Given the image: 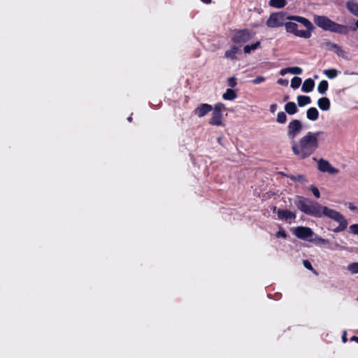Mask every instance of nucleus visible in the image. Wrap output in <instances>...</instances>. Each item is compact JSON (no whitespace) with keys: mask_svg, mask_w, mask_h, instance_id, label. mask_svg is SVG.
<instances>
[{"mask_svg":"<svg viewBox=\"0 0 358 358\" xmlns=\"http://www.w3.org/2000/svg\"><path fill=\"white\" fill-rule=\"evenodd\" d=\"M283 176L290 178L293 181H298L301 182H305L307 181V179L304 175H285L283 174Z\"/></svg>","mask_w":358,"mask_h":358,"instance_id":"24","label":"nucleus"},{"mask_svg":"<svg viewBox=\"0 0 358 358\" xmlns=\"http://www.w3.org/2000/svg\"><path fill=\"white\" fill-rule=\"evenodd\" d=\"M350 341H355L358 343V337L356 336H353L351 338H350Z\"/></svg>","mask_w":358,"mask_h":358,"instance_id":"42","label":"nucleus"},{"mask_svg":"<svg viewBox=\"0 0 358 358\" xmlns=\"http://www.w3.org/2000/svg\"><path fill=\"white\" fill-rule=\"evenodd\" d=\"M287 121V115L285 112H279L277 115V122L280 124H284Z\"/></svg>","mask_w":358,"mask_h":358,"instance_id":"27","label":"nucleus"},{"mask_svg":"<svg viewBox=\"0 0 358 358\" xmlns=\"http://www.w3.org/2000/svg\"><path fill=\"white\" fill-rule=\"evenodd\" d=\"M314 86V80L311 78H308L303 82L301 90L304 92H310L313 91Z\"/></svg>","mask_w":358,"mask_h":358,"instance_id":"16","label":"nucleus"},{"mask_svg":"<svg viewBox=\"0 0 358 358\" xmlns=\"http://www.w3.org/2000/svg\"><path fill=\"white\" fill-rule=\"evenodd\" d=\"M322 132L308 131L299 141H292V150L299 159H304L313 155L319 147L318 136Z\"/></svg>","mask_w":358,"mask_h":358,"instance_id":"3","label":"nucleus"},{"mask_svg":"<svg viewBox=\"0 0 358 358\" xmlns=\"http://www.w3.org/2000/svg\"><path fill=\"white\" fill-rule=\"evenodd\" d=\"M348 208L351 210H355L357 209V206H355L352 203H349L348 204Z\"/></svg>","mask_w":358,"mask_h":358,"instance_id":"40","label":"nucleus"},{"mask_svg":"<svg viewBox=\"0 0 358 358\" xmlns=\"http://www.w3.org/2000/svg\"><path fill=\"white\" fill-rule=\"evenodd\" d=\"M315 241H317L318 243L324 244V245L329 243V241L327 239H324L321 237H317Z\"/></svg>","mask_w":358,"mask_h":358,"instance_id":"36","label":"nucleus"},{"mask_svg":"<svg viewBox=\"0 0 358 358\" xmlns=\"http://www.w3.org/2000/svg\"><path fill=\"white\" fill-rule=\"evenodd\" d=\"M253 37V33L248 29H235L231 41L237 45H242Z\"/></svg>","mask_w":358,"mask_h":358,"instance_id":"6","label":"nucleus"},{"mask_svg":"<svg viewBox=\"0 0 358 358\" xmlns=\"http://www.w3.org/2000/svg\"><path fill=\"white\" fill-rule=\"evenodd\" d=\"M227 84L231 87H234L237 85V80L235 77H230L227 80Z\"/></svg>","mask_w":358,"mask_h":358,"instance_id":"31","label":"nucleus"},{"mask_svg":"<svg viewBox=\"0 0 358 358\" xmlns=\"http://www.w3.org/2000/svg\"><path fill=\"white\" fill-rule=\"evenodd\" d=\"M285 110L289 115H294L298 112V108L294 102L289 101L285 104Z\"/></svg>","mask_w":358,"mask_h":358,"instance_id":"17","label":"nucleus"},{"mask_svg":"<svg viewBox=\"0 0 358 358\" xmlns=\"http://www.w3.org/2000/svg\"><path fill=\"white\" fill-rule=\"evenodd\" d=\"M127 120H128L129 122H132L133 118H132L131 115H130V116L127 118Z\"/></svg>","mask_w":358,"mask_h":358,"instance_id":"45","label":"nucleus"},{"mask_svg":"<svg viewBox=\"0 0 358 358\" xmlns=\"http://www.w3.org/2000/svg\"><path fill=\"white\" fill-rule=\"evenodd\" d=\"M293 234L301 240L309 241L314 235L313 231L308 227H297L294 229Z\"/></svg>","mask_w":358,"mask_h":358,"instance_id":"8","label":"nucleus"},{"mask_svg":"<svg viewBox=\"0 0 358 358\" xmlns=\"http://www.w3.org/2000/svg\"><path fill=\"white\" fill-rule=\"evenodd\" d=\"M324 73L329 78L334 79L338 76V71L335 69H330L324 71Z\"/></svg>","mask_w":358,"mask_h":358,"instance_id":"25","label":"nucleus"},{"mask_svg":"<svg viewBox=\"0 0 358 358\" xmlns=\"http://www.w3.org/2000/svg\"><path fill=\"white\" fill-rule=\"evenodd\" d=\"M294 204L299 210L306 215L315 217L327 216L338 222L339 225L332 229L334 233L343 231L348 227V223L347 220L338 211L329 208L327 206H322L319 203L301 196H297V199L295 201Z\"/></svg>","mask_w":358,"mask_h":358,"instance_id":"2","label":"nucleus"},{"mask_svg":"<svg viewBox=\"0 0 358 358\" xmlns=\"http://www.w3.org/2000/svg\"><path fill=\"white\" fill-rule=\"evenodd\" d=\"M236 97L237 94L234 90L231 88L227 89L226 92L222 94V98L224 100L231 101L235 99Z\"/></svg>","mask_w":358,"mask_h":358,"instance_id":"21","label":"nucleus"},{"mask_svg":"<svg viewBox=\"0 0 358 358\" xmlns=\"http://www.w3.org/2000/svg\"><path fill=\"white\" fill-rule=\"evenodd\" d=\"M327 50L334 52L338 57H345V51L336 43L327 41L323 43Z\"/></svg>","mask_w":358,"mask_h":358,"instance_id":"12","label":"nucleus"},{"mask_svg":"<svg viewBox=\"0 0 358 358\" xmlns=\"http://www.w3.org/2000/svg\"><path fill=\"white\" fill-rule=\"evenodd\" d=\"M226 110L225 105L221 102L215 104L213 108L212 116L209 120V124L213 126H222V113Z\"/></svg>","mask_w":358,"mask_h":358,"instance_id":"5","label":"nucleus"},{"mask_svg":"<svg viewBox=\"0 0 358 358\" xmlns=\"http://www.w3.org/2000/svg\"><path fill=\"white\" fill-rule=\"evenodd\" d=\"M266 80L265 77L264 76H257L255 79L251 80V83L254 85H258L260 84Z\"/></svg>","mask_w":358,"mask_h":358,"instance_id":"29","label":"nucleus"},{"mask_svg":"<svg viewBox=\"0 0 358 358\" xmlns=\"http://www.w3.org/2000/svg\"><path fill=\"white\" fill-rule=\"evenodd\" d=\"M289 73V67L285 68L280 70V74L281 76H285V74Z\"/></svg>","mask_w":358,"mask_h":358,"instance_id":"38","label":"nucleus"},{"mask_svg":"<svg viewBox=\"0 0 358 358\" xmlns=\"http://www.w3.org/2000/svg\"><path fill=\"white\" fill-rule=\"evenodd\" d=\"M310 190L311 192H313V195L316 197V198H320V191L319 189L315 187V186H312L310 187Z\"/></svg>","mask_w":358,"mask_h":358,"instance_id":"32","label":"nucleus"},{"mask_svg":"<svg viewBox=\"0 0 358 358\" xmlns=\"http://www.w3.org/2000/svg\"><path fill=\"white\" fill-rule=\"evenodd\" d=\"M261 47V42L259 41L252 43V45H246L243 48L244 53L250 54L252 51H254Z\"/></svg>","mask_w":358,"mask_h":358,"instance_id":"20","label":"nucleus"},{"mask_svg":"<svg viewBox=\"0 0 358 358\" xmlns=\"http://www.w3.org/2000/svg\"><path fill=\"white\" fill-rule=\"evenodd\" d=\"M303 263L305 268H306L308 270H313L311 263L308 260H304Z\"/></svg>","mask_w":358,"mask_h":358,"instance_id":"35","label":"nucleus"},{"mask_svg":"<svg viewBox=\"0 0 358 358\" xmlns=\"http://www.w3.org/2000/svg\"><path fill=\"white\" fill-rule=\"evenodd\" d=\"M287 4L286 0H270L269 5L273 8H282Z\"/></svg>","mask_w":358,"mask_h":358,"instance_id":"22","label":"nucleus"},{"mask_svg":"<svg viewBox=\"0 0 358 358\" xmlns=\"http://www.w3.org/2000/svg\"><path fill=\"white\" fill-rule=\"evenodd\" d=\"M297 102L299 107H303L306 105L310 103L311 99L308 96L299 95L297 96Z\"/></svg>","mask_w":358,"mask_h":358,"instance_id":"19","label":"nucleus"},{"mask_svg":"<svg viewBox=\"0 0 358 358\" xmlns=\"http://www.w3.org/2000/svg\"><path fill=\"white\" fill-rule=\"evenodd\" d=\"M278 83L282 85H288V80H285L282 78H280L278 80Z\"/></svg>","mask_w":358,"mask_h":358,"instance_id":"37","label":"nucleus"},{"mask_svg":"<svg viewBox=\"0 0 358 358\" xmlns=\"http://www.w3.org/2000/svg\"><path fill=\"white\" fill-rule=\"evenodd\" d=\"M355 25H356L357 28L358 29V20L356 21Z\"/></svg>","mask_w":358,"mask_h":358,"instance_id":"46","label":"nucleus"},{"mask_svg":"<svg viewBox=\"0 0 358 358\" xmlns=\"http://www.w3.org/2000/svg\"><path fill=\"white\" fill-rule=\"evenodd\" d=\"M289 96H288V95H286V96H285L283 97V101H287V100L289 99Z\"/></svg>","mask_w":358,"mask_h":358,"instance_id":"44","label":"nucleus"},{"mask_svg":"<svg viewBox=\"0 0 358 358\" xmlns=\"http://www.w3.org/2000/svg\"><path fill=\"white\" fill-rule=\"evenodd\" d=\"M306 117L311 121L317 120L319 117V112L317 109L315 107L308 108L306 111Z\"/></svg>","mask_w":358,"mask_h":358,"instance_id":"15","label":"nucleus"},{"mask_svg":"<svg viewBox=\"0 0 358 358\" xmlns=\"http://www.w3.org/2000/svg\"><path fill=\"white\" fill-rule=\"evenodd\" d=\"M342 341L343 343H346L347 342V337H346V333L344 332L343 336H342Z\"/></svg>","mask_w":358,"mask_h":358,"instance_id":"41","label":"nucleus"},{"mask_svg":"<svg viewBox=\"0 0 358 358\" xmlns=\"http://www.w3.org/2000/svg\"><path fill=\"white\" fill-rule=\"evenodd\" d=\"M212 110L213 106L211 105L208 103H201L194 110L193 113L195 115L201 117L212 111Z\"/></svg>","mask_w":358,"mask_h":358,"instance_id":"11","label":"nucleus"},{"mask_svg":"<svg viewBox=\"0 0 358 358\" xmlns=\"http://www.w3.org/2000/svg\"><path fill=\"white\" fill-rule=\"evenodd\" d=\"M278 105L276 103H273L270 106V111L271 113H275L277 110Z\"/></svg>","mask_w":358,"mask_h":358,"instance_id":"39","label":"nucleus"},{"mask_svg":"<svg viewBox=\"0 0 358 358\" xmlns=\"http://www.w3.org/2000/svg\"><path fill=\"white\" fill-rule=\"evenodd\" d=\"M350 231L354 234L358 235V224H354L350 227Z\"/></svg>","mask_w":358,"mask_h":358,"instance_id":"34","label":"nucleus"},{"mask_svg":"<svg viewBox=\"0 0 358 358\" xmlns=\"http://www.w3.org/2000/svg\"><path fill=\"white\" fill-rule=\"evenodd\" d=\"M303 129L302 123L299 120H292L287 127V136L289 139L294 141L296 136Z\"/></svg>","mask_w":358,"mask_h":358,"instance_id":"7","label":"nucleus"},{"mask_svg":"<svg viewBox=\"0 0 358 358\" xmlns=\"http://www.w3.org/2000/svg\"><path fill=\"white\" fill-rule=\"evenodd\" d=\"M346 8L354 15L358 17V3L356 0H349L346 2Z\"/></svg>","mask_w":358,"mask_h":358,"instance_id":"13","label":"nucleus"},{"mask_svg":"<svg viewBox=\"0 0 358 358\" xmlns=\"http://www.w3.org/2000/svg\"><path fill=\"white\" fill-rule=\"evenodd\" d=\"M315 24L325 31H329L340 34H347L348 28L346 25L338 24L324 15H315Z\"/></svg>","mask_w":358,"mask_h":358,"instance_id":"4","label":"nucleus"},{"mask_svg":"<svg viewBox=\"0 0 358 358\" xmlns=\"http://www.w3.org/2000/svg\"><path fill=\"white\" fill-rule=\"evenodd\" d=\"M301 78L299 77H294L291 80V87L297 89L301 84Z\"/></svg>","mask_w":358,"mask_h":358,"instance_id":"26","label":"nucleus"},{"mask_svg":"<svg viewBox=\"0 0 358 358\" xmlns=\"http://www.w3.org/2000/svg\"><path fill=\"white\" fill-rule=\"evenodd\" d=\"M273 211L276 212L278 218L282 221L288 222L289 220H294L296 217V213L289 210L280 209L276 206L273 208Z\"/></svg>","mask_w":358,"mask_h":358,"instance_id":"9","label":"nucleus"},{"mask_svg":"<svg viewBox=\"0 0 358 358\" xmlns=\"http://www.w3.org/2000/svg\"><path fill=\"white\" fill-rule=\"evenodd\" d=\"M201 1L205 3H210L211 2V0H201Z\"/></svg>","mask_w":358,"mask_h":358,"instance_id":"43","label":"nucleus"},{"mask_svg":"<svg viewBox=\"0 0 358 358\" xmlns=\"http://www.w3.org/2000/svg\"><path fill=\"white\" fill-rule=\"evenodd\" d=\"M318 169L322 172H327L330 174L338 173V169L333 167L328 161L323 159H320L318 161Z\"/></svg>","mask_w":358,"mask_h":358,"instance_id":"10","label":"nucleus"},{"mask_svg":"<svg viewBox=\"0 0 358 358\" xmlns=\"http://www.w3.org/2000/svg\"><path fill=\"white\" fill-rule=\"evenodd\" d=\"M349 270L352 273H358V263L357 262H355V263H352L351 264H350L349 265Z\"/></svg>","mask_w":358,"mask_h":358,"instance_id":"30","label":"nucleus"},{"mask_svg":"<svg viewBox=\"0 0 358 358\" xmlns=\"http://www.w3.org/2000/svg\"><path fill=\"white\" fill-rule=\"evenodd\" d=\"M238 52V48L233 45L231 49L225 51L224 55L227 58L230 59L231 60L236 59L237 57L236 56V53Z\"/></svg>","mask_w":358,"mask_h":358,"instance_id":"18","label":"nucleus"},{"mask_svg":"<svg viewBox=\"0 0 358 358\" xmlns=\"http://www.w3.org/2000/svg\"><path fill=\"white\" fill-rule=\"evenodd\" d=\"M266 25L271 28L285 26L287 33L303 38H310L315 27L307 18L299 15L286 16L285 13L278 12L270 15Z\"/></svg>","mask_w":358,"mask_h":358,"instance_id":"1","label":"nucleus"},{"mask_svg":"<svg viewBox=\"0 0 358 358\" xmlns=\"http://www.w3.org/2000/svg\"><path fill=\"white\" fill-rule=\"evenodd\" d=\"M329 84L328 82L325 80L320 81L317 86V91L320 94H324L328 90Z\"/></svg>","mask_w":358,"mask_h":358,"instance_id":"23","label":"nucleus"},{"mask_svg":"<svg viewBox=\"0 0 358 358\" xmlns=\"http://www.w3.org/2000/svg\"><path fill=\"white\" fill-rule=\"evenodd\" d=\"M319 108L322 110H328L330 108V100L327 97L320 98L317 101Z\"/></svg>","mask_w":358,"mask_h":358,"instance_id":"14","label":"nucleus"},{"mask_svg":"<svg viewBox=\"0 0 358 358\" xmlns=\"http://www.w3.org/2000/svg\"><path fill=\"white\" fill-rule=\"evenodd\" d=\"M275 236L277 238H287V234H286V232L284 230L280 229V230H279L278 231L276 232Z\"/></svg>","mask_w":358,"mask_h":358,"instance_id":"33","label":"nucleus"},{"mask_svg":"<svg viewBox=\"0 0 358 358\" xmlns=\"http://www.w3.org/2000/svg\"><path fill=\"white\" fill-rule=\"evenodd\" d=\"M302 72H303L302 69L299 66L289 67V73H290L300 75L302 73Z\"/></svg>","mask_w":358,"mask_h":358,"instance_id":"28","label":"nucleus"}]
</instances>
